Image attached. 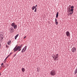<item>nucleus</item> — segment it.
<instances>
[{
    "label": "nucleus",
    "mask_w": 77,
    "mask_h": 77,
    "mask_svg": "<svg viewBox=\"0 0 77 77\" xmlns=\"http://www.w3.org/2000/svg\"><path fill=\"white\" fill-rule=\"evenodd\" d=\"M23 46V45L22 44L20 46H18L17 47V49L18 50V49H20V48H21Z\"/></svg>",
    "instance_id": "nucleus-7"
},
{
    "label": "nucleus",
    "mask_w": 77,
    "mask_h": 77,
    "mask_svg": "<svg viewBox=\"0 0 77 77\" xmlns=\"http://www.w3.org/2000/svg\"><path fill=\"white\" fill-rule=\"evenodd\" d=\"M8 57H9V56H8L5 59V60H6V59H8Z\"/></svg>",
    "instance_id": "nucleus-25"
},
{
    "label": "nucleus",
    "mask_w": 77,
    "mask_h": 77,
    "mask_svg": "<svg viewBox=\"0 0 77 77\" xmlns=\"http://www.w3.org/2000/svg\"><path fill=\"white\" fill-rule=\"evenodd\" d=\"M68 12H71V10H68Z\"/></svg>",
    "instance_id": "nucleus-30"
},
{
    "label": "nucleus",
    "mask_w": 77,
    "mask_h": 77,
    "mask_svg": "<svg viewBox=\"0 0 77 77\" xmlns=\"http://www.w3.org/2000/svg\"><path fill=\"white\" fill-rule=\"evenodd\" d=\"M26 38V36H25L24 38H23V39H25V38Z\"/></svg>",
    "instance_id": "nucleus-31"
},
{
    "label": "nucleus",
    "mask_w": 77,
    "mask_h": 77,
    "mask_svg": "<svg viewBox=\"0 0 77 77\" xmlns=\"http://www.w3.org/2000/svg\"><path fill=\"white\" fill-rule=\"evenodd\" d=\"M66 35L67 36H70V33L69 31H67L66 33Z\"/></svg>",
    "instance_id": "nucleus-6"
},
{
    "label": "nucleus",
    "mask_w": 77,
    "mask_h": 77,
    "mask_svg": "<svg viewBox=\"0 0 77 77\" xmlns=\"http://www.w3.org/2000/svg\"><path fill=\"white\" fill-rule=\"evenodd\" d=\"M6 47L7 48H9V46H8L6 45Z\"/></svg>",
    "instance_id": "nucleus-28"
},
{
    "label": "nucleus",
    "mask_w": 77,
    "mask_h": 77,
    "mask_svg": "<svg viewBox=\"0 0 77 77\" xmlns=\"http://www.w3.org/2000/svg\"><path fill=\"white\" fill-rule=\"evenodd\" d=\"M15 25V24L14 23H12L11 24V26L12 27H14Z\"/></svg>",
    "instance_id": "nucleus-12"
},
{
    "label": "nucleus",
    "mask_w": 77,
    "mask_h": 77,
    "mask_svg": "<svg viewBox=\"0 0 77 77\" xmlns=\"http://www.w3.org/2000/svg\"><path fill=\"white\" fill-rule=\"evenodd\" d=\"M1 75V72H0V75Z\"/></svg>",
    "instance_id": "nucleus-39"
},
{
    "label": "nucleus",
    "mask_w": 77,
    "mask_h": 77,
    "mask_svg": "<svg viewBox=\"0 0 77 77\" xmlns=\"http://www.w3.org/2000/svg\"><path fill=\"white\" fill-rule=\"evenodd\" d=\"M55 22L56 25H58V22Z\"/></svg>",
    "instance_id": "nucleus-24"
},
{
    "label": "nucleus",
    "mask_w": 77,
    "mask_h": 77,
    "mask_svg": "<svg viewBox=\"0 0 77 77\" xmlns=\"http://www.w3.org/2000/svg\"><path fill=\"white\" fill-rule=\"evenodd\" d=\"M68 11H69L71 10V8H70L69 7H68V8L67 9Z\"/></svg>",
    "instance_id": "nucleus-18"
},
{
    "label": "nucleus",
    "mask_w": 77,
    "mask_h": 77,
    "mask_svg": "<svg viewBox=\"0 0 77 77\" xmlns=\"http://www.w3.org/2000/svg\"><path fill=\"white\" fill-rule=\"evenodd\" d=\"M5 62H6V61H4V63H5Z\"/></svg>",
    "instance_id": "nucleus-36"
},
{
    "label": "nucleus",
    "mask_w": 77,
    "mask_h": 77,
    "mask_svg": "<svg viewBox=\"0 0 77 77\" xmlns=\"http://www.w3.org/2000/svg\"><path fill=\"white\" fill-rule=\"evenodd\" d=\"M50 75H51L53 76L55 75H56V71L54 70H52L50 72Z\"/></svg>",
    "instance_id": "nucleus-2"
},
{
    "label": "nucleus",
    "mask_w": 77,
    "mask_h": 77,
    "mask_svg": "<svg viewBox=\"0 0 77 77\" xmlns=\"http://www.w3.org/2000/svg\"><path fill=\"white\" fill-rule=\"evenodd\" d=\"M74 8V7L73 6H72L70 7V8H71V9H73V8Z\"/></svg>",
    "instance_id": "nucleus-20"
},
{
    "label": "nucleus",
    "mask_w": 77,
    "mask_h": 77,
    "mask_svg": "<svg viewBox=\"0 0 77 77\" xmlns=\"http://www.w3.org/2000/svg\"><path fill=\"white\" fill-rule=\"evenodd\" d=\"M16 55V54H14V55H13V57H15Z\"/></svg>",
    "instance_id": "nucleus-29"
},
{
    "label": "nucleus",
    "mask_w": 77,
    "mask_h": 77,
    "mask_svg": "<svg viewBox=\"0 0 77 77\" xmlns=\"http://www.w3.org/2000/svg\"><path fill=\"white\" fill-rule=\"evenodd\" d=\"M37 71L38 72H39V71H38V69H37Z\"/></svg>",
    "instance_id": "nucleus-41"
},
{
    "label": "nucleus",
    "mask_w": 77,
    "mask_h": 77,
    "mask_svg": "<svg viewBox=\"0 0 77 77\" xmlns=\"http://www.w3.org/2000/svg\"><path fill=\"white\" fill-rule=\"evenodd\" d=\"M14 28L13 27H11L10 28V31L11 33H12L14 32Z\"/></svg>",
    "instance_id": "nucleus-4"
},
{
    "label": "nucleus",
    "mask_w": 77,
    "mask_h": 77,
    "mask_svg": "<svg viewBox=\"0 0 77 77\" xmlns=\"http://www.w3.org/2000/svg\"><path fill=\"white\" fill-rule=\"evenodd\" d=\"M17 46H15V47L14 48L13 50L14 51V52H15V51H18V49H17Z\"/></svg>",
    "instance_id": "nucleus-8"
},
{
    "label": "nucleus",
    "mask_w": 77,
    "mask_h": 77,
    "mask_svg": "<svg viewBox=\"0 0 77 77\" xmlns=\"http://www.w3.org/2000/svg\"><path fill=\"white\" fill-rule=\"evenodd\" d=\"M6 65H7V66H8V64H6Z\"/></svg>",
    "instance_id": "nucleus-33"
},
{
    "label": "nucleus",
    "mask_w": 77,
    "mask_h": 77,
    "mask_svg": "<svg viewBox=\"0 0 77 77\" xmlns=\"http://www.w3.org/2000/svg\"><path fill=\"white\" fill-rule=\"evenodd\" d=\"M77 69H76V70H75V71L74 72L75 75L76 74H77Z\"/></svg>",
    "instance_id": "nucleus-14"
},
{
    "label": "nucleus",
    "mask_w": 77,
    "mask_h": 77,
    "mask_svg": "<svg viewBox=\"0 0 77 77\" xmlns=\"http://www.w3.org/2000/svg\"><path fill=\"white\" fill-rule=\"evenodd\" d=\"M19 35L18 34L16 36H15V39H17V37L18 36V35Z\"/></svg>",
    "instance_id": "nucleus-13"
},
{
    "label": "nucleus",
    "mask_w": 77,
    "mask_h": 77,
    "mask_svg": "<svg viewBox=\"0 0 77 77\" xmlns=\"http://www.w3.org/2000/svg\"><path fill=\"white\" fill-rule=\"evenodd\" d=\"M21 48L18 49V51H21Z\"/></svg>",
    "instance_id": "nucleus-22"
},
{
    "label": "nucleus",
    "mask_w": 77,
    "mask_h": 77,
    "mask_svg": "<svg viewBox=\"0 0 77 77\" xmlns=\"http://www.w3.org/2000/svg\"><path fill=\"white\" fill-rule=\"evenodd\" d=\"M69 6H71V5H70Z\"/></svg>",
    "instance_id": "nucleus-43"
},
{
    "label": "nucleus",
    "mask_w": 77,
    "mask_h": 77,
    "mask_svg": "<svg viewBox=\"0 0 77 77\" xmlns=\"http://www.w3.org/2000/svg\"><path fill=\"white\" fill-rule=\"evenodd\" d=\"M73 12H70V13H69V14L72 15L73 14Z\"/></svg>",
    "instance_id": "nucleus-23"
},
{
    "label": "nucleus",
    "mask_w": 77,
    "mask_h": 77,
    "mask_svg": "<svg viewBox=\"0 0 77 77\" xmlns=\"http://www.w3.org/2000/svg\"><path fill=\"white\" fill-rule=\"evenodd\" d=\"M9 56H11V54H10L9 55H8V57H9Z\"/></svg>",
    "instance_id": "nucleus-35"
},
{
    "label": "nucleus",
    "mask_w": 77,
    "mask_h": 77,
    "mask_svg": "<svg viewBox=\"0 0 77 77\" xmlns=\"http://www.w3.org/2000/svg\"><path fill=\"white\" fill-rule=\"evenodd\" d=\"M0 38L1 39H2V37H1V36H0Z\"/></svg>",
    "instance_id": "nucleus-38"
},
{
    "label": "nucleus",
    "mask_w": 77,
    "mask_h": 77,
    "mask_svg": "<svg viewBox=\"0 0 77 77\" xmlns=\"http://www.w3.org/2000/svg\"><path fill=\"white\" fill-rule=\"evenodd\" d=\"M3 39H2V38H0V41H3Z\"/></svg>",
    "instance_id": "nucleus-27"
},
{
    "label": "nucleus",
    "mask_w": 77,
    "mask_h": 77,
    "mask_svg": "<svg viewBox=\"0 0 77 77\" xmlns=\"http://www.w3.org/2000/svg\"><path fill=\"white\" fill-rule=\"evenodd\" d=\"M35 8H35V6H33L32 7V10H34V9H35Z\"/></svg>",
    "instance_id": "nucleus-17"
},
{
    "label": "nucleus",
    "mask_w": 77,
    "mask_h": 77,
    "mask_svg": "<svg viewBox=\"0 0 77 77\" xmlns=\"http://www.w3.org/2000/svg\"><path fill=\"white\" fill-rule=\"evenodd\" d=\"M3 63H2V64H1V66H2V65H3Z\"/></svg>",
    "instance_id": "nucleus-32"
},
{
    "label": "nucleus",
    "mask_w": 77,
    "mask_h": 77,
    "mask_svg": "<svg viewBox=\"0 0 77 77\" xmlns=\"http://www.w3.org/2000/svg\"><path fill=\"white\" fill-rule=\"evenodd\" d=\"M12 54V53L11 52V53H10V54Z\"/></svg>",
    "instance_id": "nucleus-37"
},
{
    "label": "nucleus",
    "mask_w": 77,
    "mask_h": 77,
    "mask_svg": "<svg viewBox=\"0 0 77 77\" xmlns=\"http://www.w3.org/2000/svg\"><path fill=\"white\" fill-rule=\"evenodd\" d=\"M22 71L23 72H24L25 71V69L24 68H23L22 69Z\"/></svg>",
    "instance_id": "nucleus-15"
},
{
    "label": "nucleus",
    "mask_w": 77,
    "mask_h": 77,
    "mask_svg": "<svg viewBox=\"0 0 77 77\" xmlns=\"http://www.w3.org/2000/svg\"><path fill=\"white\" fill-rule=\"evenodd\" d=\"M55 22H57V20L56 18L55 19Z\"/></svg>",
    "instance_id": "nucleus-26"
},
{
    "label": "nucleus",
    "mask_w": 77,
    "mask_h": 77,
    "mask_svg": "<svg viewBox=\"0 0 77 77\" xmlns=\"http://www.w3.org/2000/svg\"><path fill=\"white\" fill-rule=\"evenodd\" d=\"M71 51L73 53H75L76 51V48L75 47H73L71 49Z\"/></svg>",
    "instance_id": "nucleus-5"
},
{
    "label": "nucleus",
    "mask_w": 77,
    "mask_h": 77,
    "mask_svg": "<svg viewBox=\"0 0 77 77\" xmlns=\"http://www.w3.org/2000/svg\"><path fill=\"white\" fill-rule=\"evenodd\" d=\"M13 27L14 29H16L17 28V25H15Z\"/></svg>",
    "instance_id": "nucleus-10"
},
{
    "label": "nucleus",
    "mask_w": 77,
    "mask_h": 77,
    "mask_svg": "<svg viewBox=\"0 0 77 77\" xmlns=\"http://www.w3.org/2000/svg\"><path fill=\"white\" fill-rule=\"evenodd\" d=\"M0 36L2 37V39H3V37H4V36L3 34H0Z\"/></svg>",
    "instance_id": "nucleus-9"
},
{
    "label": "nucleus",
    "mask_w": 77,
    "mask_h": 77,
    "mask_svg": "<svg viewBox=\"0 0 77 77\" xmlns=\"http://www.w3.org/2000/svg\"><path fill=\"white\" fill-rule=\"evenodd\" d=\"M1 48V46H0V48Z\"/></svg>",
    "instance_id": "nucleus-42"
},
{
    "label": "nucleus",
    "mask_w": 77,
    "mask_h": 77,
    "mask_svg": "<svg viewBox=\"0 0 77 77\" xmlns=\"http://www.w3.org/2000/svg\"><path fill=\"white\" fill-rule=\"evenodd\" d=\"M70 11H71V12H74L73 11H74V9H72V8H71V9H70Z\"/></svg>",
    "instance_id": "nucleus-19"
},
{
    "label": "nucleus",
    "mask_w": 77,
    "mask_h": 77,
    "mask_svg": "<svg viewBox=\"0 0 77 77\" xmlns=\"http://www.w3.org/2000/svg\"><path fill=\"white\" fill-rule=\"evenodd\" d=\"M35 7L36 8V7H37V5H35Z\"/></svg>",
    "instance_id": "nucleus-34"
},
{
    "label": "nucleus",
    "mask_w": 77,
    "mask_h": 77,
    "mask_svg": "<svg viewBox=\"0 0 77 77\" xmlns=\"http://www.w3.org/2000/svg\"><path fill=\"white\" fill-rule=\"evenodd\" d=\"M59 16V12H57L56 15V18H58Z\"/></svg>",
    "instance_id": "nucleus-11"
},
{
    "label": "nucleus",
    "mask_w": 77,
    "mask_h": 77,
    "mask_svg": "<svg viewBox=\"0 0 77 77\" xmlns=\"http://www.w3.org/2000/svg\"><path fill=\"white\" fill-rule=\"evenodd\" d=\"M37 10V8H35V10L34 12H36Z\"/></svg>",
    "instance_id": "nucleus-21"
},
{
    "label": "nucleus",
    "mask_w": 77,
    "mask_h": 77,
    "mask_svg": "<svg viewBox=\"0 0 77 77\" xmlns=\"http://www.w3.org/2000/svg\"><path fill=\"white\" fill-rule=\"evenodd\" d=\"M26 49H27V46H26L24 48H23L22 49V50L21 51V53H24V52H25Z\"/></svg>",
    "instance_id": "nucleus-3"
},
{
    "label": "nucleus",
    "mask_w": 77,
    "mask_h": 77,
    "mask_svg": "<svg viewBox=\"0 0 77 77\" xmlns=\"http://www.w3.org/2000/svg\"><path fill=\"white\" fill-rule=\"evenodd\" d=\"M52 57L53 59H54V60H56L57 59L59 58V54H57L56 55H55V54H53L52 55Z\"/></svg>",
    "instance_id": "nucleus-1"
},
{
    "label": "nucleus",
    "mask_w": 77,
    "mask_h": 77,
    "mask_svg": "<svg viewBox=\"0 0 77 77\" xmlns=\"http://www.w3.org/2000/svg\"><path fill=\"white\" fill-rule=\"evenodd\" d=\"M0 47H1V44H0Z\"/></svg>",
    "instance_id": "nucleus-40"
},
{
    "label": "nucleus",
    "mask_w": 77,
    "mask_h": 77,
    "mask_svg": "<svg viewBox=\"0 0 77 77\" xmlns=\"http://www.w3.org/2000/svg\"><path fill=\"white\" fill-rule=\"evenodd\" d=\"M11 41H10L8 42V45H10V44H11Z\"/></svg>",
    "instance_id": "nucleus-16"
}]
</instances>
